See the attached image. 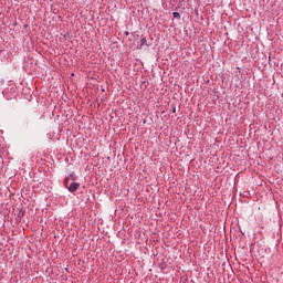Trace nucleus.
Segmentation results:
<instances>
[{
    "label": "nucleus",
    "mask_w": 283,
    "mask_h": 283,
    "mask_svg": "<svg viewBox=\"0 0 283 283\" xmlns=\"http://www.w3.org/2000/svg\"><path fill=\"white\" fill-rule=\"evenodd\" d=\"M69 181H70V177H66L64 180L65 189H67V191H70V193H74V192L78 191L81 184L80 182H71L70 186H67Z\"/></svg>",
    "instance_id": "obj_1"
},
{
    "label": "nucleus",
    "mask_w": 283,
    "mask_h": 283,
    "mask_svg": "<svg viewBox=\"0 0 283 283\" xmlns=\"http://www.w3.org/2000/svg\"><path fill=\"white\" fill-rule=\"evenodd\" d=\"M143 45L149 46V44H147V38L140 40V48H143Z\"/></svg>",
    "instance_id": "obj_2"
},
{
    "label": "nucleus",
    "mask_w": 283,
    "mask_h": 283,
    "mask_svg": "<svg viewBox=\"0 0 283 283\" xmlns=\"http://www.w3.org/2000/svg\"><path fill=\"white\" fill-rule=\"evenodd\" d=\"M69 178H71V180H76V175H74V172H71L69 175Z\"/></svg>",
    "instance_id": "obj_4"
},
{
    "label": "nucleus",
    "mask_w": 283,
    "mask_h": 283,
    "mask_svg": "<svg viewBox=\"0 0 283 283\" xmlns=\"http://www.w3.org/2000/svg\"><path fill=\"white\" fill-rule=\"evenodd\" d=\"M174 19H180V13L179 12H172Z\"/></svg>",
    "instance_id": "obj_3"
},
{
    "label": "nucleus",
    "mask_w": 283,
    "mask_h": 283,
    "mask_svg": "<svg viewBox=\"0 0 283 283\" xmlns=\"http://www.w3.org/2000/svg\"><path fill=\"white\" fill-rule=\"evenodd\" d=\"M171 112H172V114H176V105H171Z\"/></svg>",
    "instance_id": "obj_5"
}]
</instances>
